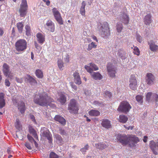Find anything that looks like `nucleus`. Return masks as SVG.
Segmentation results:
<instances>
[{"label": "nucleus", "mask_w": 158, "mask_h": 158, "mask_svg": "<svg viewBox=\"0 0 158 158\" xmlns=\"http://www.w3.org/2000/svg\"><path fill=\"white\" fill-rule=\"evenodd\" d=\"M33 101L35 103L41 106H48L50 103L54 102V100L47 93L43 92L35 95Z\"/></svg>", "instance_id": "obj_1"}, {"label": "nucleus", "mask_w": 158, "mask_h": 158, "mask_svg": "<svg viewBox=\"0 0 158 158\" xmlns=\"http://www.w3.org/2000/svg\"><path fill=\"white\" fill-rule=\"evenodd\" d=\"M15 49L19 52L24 51L27 48V42L24 39H20L15 44Z\"/></svg>", "instance_id": "obj_2"}, {"label": "nucleus", "mask_w": 158, "mask_h": 158, "mask_svg": "<svg viewBox=\"0 0 158 158\" xmlns=\"http://www.w3.org/2000/svg\"><path fill=\"white\" fill-rule=\"evenodd\" d=\"M68 109L71 113L75 114L78 113L79 108L75 99H72L70 100Z\"/></svg>", "instance_id": "obj_3"}, {"label": "nucleus", "mask_w": 158, "mask_h": 158, "mask_svg": "<svg viewBox=\"0 0 158 158\" xmlns=\"http://www.w3.org/2000/svg\"><path fill=\"white\" fill-rule=\"evenodd\" d=\"M131 108V106L128 102L123 101L120 103L117 110L118 111L127 113L129 111Z\"/></svg>", "instance_id": "obj_4"}, {"label": "nucleus", "mask_w": 158, "mask_h": 158, "mask_svg": "<svg viewBox=\"0 0 158 158\" xmlns=\"http://www.w3.org/2000/svg\"><path fill=\"white\" fill-rule=\"evenodd\" d=\"M102 31L101 35L103 37H108L110 34V31L107 22H104L101 26Z\"/></svg>", "instance_id": "obj_5"}, {"label": "nucleus", "mask_w": 158, "mask_h": 158, "mask_svg": "<svg viewBox=\"0 0 158 158\" xmlns=\"http://www.w3.org/2000/svg\"><path fill=\"white\" fill-rule=\"evenodd\" d=\"M28 6L26 0H22L20 5V8L19 10L20 15L21 17H24L26 15L27 10Z\"/></svg>", "instance_id": "obj_6"}, {"label": "nucleus", "mask_w": 158, "mask_h": 158, "mask_svg": "<svg viewBox=\"0 0 158 158\" xmlns=\"http://www.w3.org/2000/svg\"><path fill=\"white\" fill-rule=\"evenodd\" d=\"M52 12L55 19L58 23L60 25L63 24V21L61 14L57 9L56 8H54L52 9Z\"/></svg>", "instance_id": "obj_7"}, {"label": "nucleus", "mask_w": 158, "mask_h": 158, "mask_svg": "<svg viewBox=\"0 0 158 158\" xmlns=\"http://www.w3.org/2000/svg\"><path fill=\"white\" fill-rule=\"evenodd\" d=\"M129 87L132 90H135L137 88V81L135 75H132L129 80Z\"/></svg>", "instance_id": "obj_8"}, {"label": "nucleus", "mask_w": 158, "mask_h": 158, "mask_svg": "<svg viewBox=\"0 0 158 158\" xmlns=\"http://www.w3.org/2000/svg\"><path fill=\"white\" fill-rule=\"evenodd\" d=\"M117 139L123 145H126L129 143L128 137L126 135L118 134Z\"/></svg>", "instance_id": "obj_9"}, {"label": "nucleus", "mask_w": 158, "mask_h": 158, "mask_svg": "<svg viewBox=\"0 0 158 158\" xmlns=\"http://www.w3.org/2000/svg\"><path fill=\"white\" fill-rule=\"evenodd\" d=\"M145 79L147 84L149 85H151L154 83L155 77L152 73H148L146 74Z\"/></svg>", "instance_id": "obj_10"}, {"label": "nucleus", "mask_w": 158, "mask_h": 158, "mask_svg": "<svg viewBox=\"0 0 158 158\" xmlns=\"http://www.w3.org/2000/svg\"><path fill=\"white\" fill-rule=\"evenodd\" d=\"M107 68L108 73L110 77H115V69L114 68L112 64L108 63L107 65Z\"/></svg>", "instance_id": "obj_11"}, {"label": "nucleus", "mask_w": 158, "mask_h": 158, "mask_svg": "<svg viewBox=\"0 0 158 158\" xmlns=\"http://www.w3.org/2000/svg\"><path fill=\"white\" fill-rule=\"evenodd\" d=\"M129 143L130 146H133L139 141V138L135 135H130L128 137Z\"/></svg>", "instance_id": "obj_12"}, {"label": "nucleus", "mask_w": 158, "mask_h": 158, "mask_svg": "<svg viewBox=\"0 0 158 158\" xmlns=\"http://www.w3.org/2000/svg\"><path fill=\"white\" fill-rule=\"evenodd\" d=\"M90 66L85 65V68L88 72L91 73L93 70L96 71L98 70V68L97 66L93 63H89Z\"/></svg>", "instance_id": "obj_13"}, {"label": "nucleus", "mask_w": 158, "mask_h": 158, "mask_svg": "<svg viewBox=\"0 0 158 158\" xmlns=\"http://www.w3.org/2000/svg\"><path fill=\"white\" fill-rule=\"evenodd\" d=\"M149 146L154 154L157 155L158 153L156 151H158V142L156 143L153 141H151L149 143Z\"/></svg>", "instance_id": "obj_14"}, {"label": "nucleus", "mask_w": 158, "mask_h": 158, "mask_svg": "<svg viewBox=\"0 0 158 158\" xmlns=\"http://www.w3.org/2000/svg\"><path fill=\"white\" fill-rule=\"evenodd\" d=\"M2 71L4 75L6 77H10V67L6 63H5L2 66Z\"/></svg>", "instance_id": "obj_15"}, {"label": "nucleus", "mask_w": 158, "mask_h": 158, "mask_svg": "<svg viewBox=\"0 0 158 158\" xmlns=\"http://www.w3.org/2000/svg\"><path fill=\"white\" fill-rule=\"evenodd\" d=\"M47 28L51 32H54L55 30L54 23L51 20H48L46 23Z\"/></svg>", "instance_id": "obj_16"}, {"label": "nucleus", "mask_w": 158, "mask_h": 158, "mask_svg": "<svg viewBox=\"0 0 158 158\" xmlns=\"http://www.w3.org/2000/svg\"><path fill=\"white\" fill-rule=\"evenodd\" d=\"M121 21L124 24H127L129 21L128 16L125 13H123L121 15L120 17Z\"/></svg>", "instance_id": "obj_17"}, {"label": "nucleus", "mask_w": 158, "mask_h": 158, "mask_svg": "<svg viewBox=\"0 0 158 158\" xmlns=\"http://www.w3.org/2000/svg\"><path fill=\"white\" fill-rule=\"evenodd\" d=\"M73 76L74 78V81L75 83L78 85L81 84V81L79 73L75 72L73 74Z\"/></svg>", "instance_id": "obj_18"}, {"label": "nucleus", "mask_w": 158, "mask_h": 158, "mask_svg": "<svg viewBox=\"0 0 158 158\" xmlns=\"http://www.w3.org/2000/svg\"><path fill=\"white\" fill-rule=\"evenodd\" d=\"M54 120L58 122L61 124L64 125L66 124L65 119L60 115H56L54 118Z\"/></svg>", "instance_id": "obj_19"}, {"label": "nucleus", "mask_w": 158, "mask_h": 158, "mask_svg": "<svg viewBox=\"0 0 158 158\" xmlns=\"http://www.w3.org/2000/svg\"><path fill=\"white\" fill-rule=\"evenodd\" d=\"M43 136L46 137L49 141V143H52V135L48 131H44L42 133Z\"/></svg>", "instance_id": "obj_20"}, {"label": "nucleus", "mask_w": 158, "mask_h": 158, "mask_svg": "<svg viewBox=\"0 0 158 158\" xmlns=\"http://www.w3.org/2000/svg\"><path fill=\"white\" fill-rule=\"evenodd\" d=\"M18 109L22 114L24 113L26 110L25 103L23 102H21L18 105Z\"/></svg>", "instance_id": "obj_21"}, {"label": "nucleus", "mask_w": 158, "mask_h": 158, "mask_svg": "<svg viewBox=\"0 0 158 158\" xmlns=\"http://www.w3.org/2000/svg\"><path fill=\"white\" fill-rule=\"evenodd\" d=\"M101 125L103 127L106 128H110L111 126L110 121L107 119L102 120Z\"/></svg>", "instance_id": "obj_22"}, {"label": "nucleus", "mask_w": 158, "mask_h": 158, "mask_svg": "<svg viewBox=\"0 0 158 158\" xmlns=\"http://www.w3.org/2000/svg\"><path fill=\"white\" fill-rule=\"evenodd\" d=\"M148 44L150 49L152 51L155 52L158 50V46L156 45L155 43L153 41H151L150 43H149Z\"/></svg>", "instance_id": "obj_23"}, {"label": "nucleus", "mask_w": 158, "mask_h": 158, "mask_svg": "<svg viewBox=\"0 0 158 158\" xmlns=\"http://www.w3.org/2000/svg\"><path fill=\"white\" fill-rule=\"evenodd\" d=\"M91 76L94 79L96 80H100L102 78V76L98 72H94L91 74Z\"/></svg>", "instance_id": "obj_24"}, {"label": "nucleus", "mask_w": 158, "mask_h": 158, "mask_svg": "<svg viewBox=\"0 0 158 158\" xmlns=\"http://www.w3.org/2000/svg\"><path fill=\"white\" fill-rule=\"evenodd\" d=\"M25 79L31 84H36L37 83L36 81L30 75H27Z\"/></svg>", "instance_id": "obj_25"}, {"label": "nucleus", "mask_w": 158, "mask_h": 158, "mask_svg": "<svg viewBox=\"0 0 158 158\" xmlns=\"http://www.w3.org/2000/svg\"><path fill=\"white\" fill-rule=\"evenodd\" d=\"M151 15L150 14L146 15L144 19V22L145 24L146 25H149L152 23Z\"/></svg>", "instance_id": "obj_26"}, {"label": "nucleus", "mask_w": 158, "mask_h": 158, "mask_svg": "<svg viewBox=\"0 0 158 158\" xmlns=\"http://www.w3.org/2000/svg\"><path fill=\"white\" fill-rule=\"evenodd\" d=\"M37 40L40 44H43L45 41V36L41 33H38L36 35Z\"/></svg>", "instance_id": "obj_27"}, {"label": "nucleus", "mask_w": 158, "mask_h": 158, "mask_svg": "<svg viewBox=\"0 0 158 158\" xmlns=\"http://www.w3.org/2000/svg\"><path fill=\"white\" fill-rule=\"evenodd\" d=\"M89 115L92 116H98L100 114V112L96 110H91L88 112Z\"/></svg>", "instance_id": "obj_28"}, {"label": "nucleus", "mask_w": 158, "mask_h": 158, "mask_svg": "<svg viewBox=\"0 0 158 158\" xmlns=\"http://www.w3.org/2000/svg\"><path fill=\"white\" fill-rule=\"evenodd\" d=\"M4 94L3 93H0V108H2L5 105V101L4 99Z\"/></svg>", "instance_id": "obj_29"}, {"label": "nucleus", "mask_w": 158, "mask_h": 158, "mask_svg": "<svg viewBox=\"0 0 158 158\" xmlns=\"http://www.w3.org/2000/svg\"><path fill=\"white\" fill-rule=\"evenodd\" d=\"M128 119L127 116L124 115L122 114L119 115L118 121L120 123H125L127 121Z\"/></svg>", "instance_id": "obj_30"}, {"label": "nucleus", "mask_w": 158, "mask_h": 158, "mask_svg": "<svg viewBox=\"0 0 158 158\" xmlns=\"http://www.w3.org/2000/svg\"><path fill=\"white\" fill-rule=\"evenodd\" d=\"M29 132L32 135L35 139H38V137L36 133V131L32 127H29Z\"/></svg>", "instance_id": "obj_31"}, {"label": "nucleus", "mask_w": 158, "mask_h": 158, "mask_svg": "<svg viewBox=\"0 0 158 158\" xmlns=\"http://www.w3.org/2000/svg\"><path fill=\"white\" fill-rule=\"evenodd\" d=\"M86 3L85 1H83L81 3V6L80 8V12L82 15H85V6Z\"/></svg>", "instance_id": "obj_32"}, {"label": "nucleus", "mask_w": 158, "mask_h": 158, "mask_svg": "<svg viewBox=\"0 0 158 158\" xmlns=\"http://www.w3.org/2000/svg\"><path fill=\"white\" fill-rule=\"evenodd\" d=\"M66 98L65 96L63 94H61L60 96V98L58 100L62 104H64L66 102Z\"/></svg>", "instance_id": "obj_33"}, {"label": "nucleus", "mask_w": 158, "mask_h": 158, "mask_svg": "<svg viewBox=\"0 0 158 158\" xmlns=\"http://www.w3.org/2000/svg\"><path fill=\"white\" fill-rule=\"evenodd\" d=\"M64 63L62 60L59 59L57 61V65L60 70H62L64 67Z\"/></svg>", "instance_id": "obj_34"}, {"label": "nucleus", "mask_w": 158, "mask_h": 158, "mask_svg": "<svg viewBox=\"0 0 158 158\" xmlns=\"http://www.w3.org/2000/svg\"><path fill=\"white\" fill-rule=\"evenodd\" d=\"M153 94L152 92L148 93L146 96V100L148 102L152 101L153 100Z\"/></svg>", "instance_id": "obj_35"}, {"label": "nucleus", "mask_w": 158, "mask_h": 158, "mask_svg": "<svg viewBox=\"0 0 158 158\" xmlns=\"http://www.w3.org/2000/svg\"><path fill=\"white\" fill-rule=\"evenodd\" d=\"M95 146L97 149L101 150H102L107 147L106 144L101 143H96L95 144Z\"/></svg>", "instance_id": "obj_36"}, {"label": "nucleus", "mask_w": 158, "mask_h": 158, "mask_svg": "<svg viewBox=\"0 0 158 158\" xmlns=\"http://www.w3.org/2000/svg\"><path fill=\"white\" fill-rule=\"evenodd\" d=\"M17 26L19 33H22L23 31V25L22 22H19L17 24Z\"/></svg>", "instance_id": "obj_37"}, {"label": "nucleus", "mask_w": 158, "mask_h": 158, "mask_svg": "<svg viewBox=\"0 0 158 158\" xmlns=\"http://www.w3.org/2000/svg\"><path fill=\"white\" fill-rule=\"evenodd\" d=\"M35 74L37 77L38 78H41L43 77V73L41 70L38 69L36 70Z\"/></svg>", "instance_id": "obj_38"}, {"label": "nucleus", "mask_w": 158, "mask_h": 158, "mask_svg": "<svg viewBox=\"0 0 158 158\" xmlns=\"http://www.w3.org/2000/svg\"><path fill=\"white\" fill-rule=\"evenodd\" d=\"M97 46V45L95 43L93 42L88 45L87 50L88 51H90L93 48H96Z\"/></svg>", "instance_id": "obj_39"}, {"label": "nucleus", "mask_w": 158, "mask_h": 158, "mask_svg": "<svg viewBox=\"0 0 158 158\" xmlns=\"http://www.w3.org/2000/svg\"><path fill=\"white\" fill-rule=\"evenodd\" d=\"M15 127L18 130H19L21 129L22 126L20 124V122L19 119H17L15 123Z\"/></svg>", "instance_id": "obj_40"}, {"label": "nucleus", "mask_w": 158, "mask_h": 158, "mask_svg": "<svg viewBox=\"0 0 158 158\" xmlns=\"http://www.w3.org/2000/svg\"><path fill=\"white\" fill-rule=\"evenodd\" d=\"M25 29L26 30V34L27 35H29L30 34L31 29L30 27L28 25H26L25 26Z\"/></svg>", "instance_id": "obj_41"}, {"label": "nucleus", "mask_w": 158, "mask_h": 158, "mask_svg": "<svg viewBox=\"0 0 158 158\" xmlns=\"http://www.w3.org/2000/svg\"><path fill=\"white\" fill-rule=\"evenodd\" d=\"M112 96L111 93L108 91H105V94L104 96L107 98H110Z\"/></svg>", "instance_id": "obj_42"}, {"label": "nucleus", "mask_w": 158, "mask_h": 158, "mask_svg": "<svg viewBox=\"0 0 158 158\" xmlns=\"http://www.w3.org/2000/svg\"><path fill=\"white\" fill-rule=\"evenodd\" d=\"M89 148V146L88 144H86L85 147L80 149V151L83 154H85V152Z\"/></svg>", "instance_id": "obj_43"}, {"label": "nucleus", "mask_w": 158, "mask_h": 158, "mask_svg": "<svg viewBox=\"0 0 158 158\" xmlns=\"http://www.w3.org/2000/svg\"><path fill=\"white\" fill-rule=\"evenodd\" d=\"M123 29V26L122 24L117 23L116 25V29L118 32H120Z\"/></svg>", "instance_id": "obj_44"}, {"label": "nucleus", "mask_w": 158, "mask_h": 158, "mask_svg": "<svg viewBox=\"0 0 158 158\" xmlns=\"http://www.w3.org/2000/svg\"><path fill=\"white\" fill-rule=\"evenodd\" d=\"M56 140L58 141V142L61 143L63 141V139L62 137L59 135H55L54 137Z\"/></svg>", "instance_id": "obj_45"}, {"label": "nucleus", "mask_w": 158, "mask_h": 158, "mask_svg": "<svg viewBox=\"0 0 158 158\" xmlns=\"http://www.w3.org/2000/svg\"><path fill=\"white\" fill-rule=\"evenodd\" d=\"M49 158H59V156L54 152H51L49 155Z\"/></svg>", "instance_id": "obj_46"}, {"label": "nucleus", "mask_w": 158, "mask_h": 158, "mask_svg": "<svg viewBox=\"0 0 158 158\" xmlns=\"http://www.w3.org/2000/svg\"><path fill=\"white\" fill-rule=\"evenodd\" d=\"M135 98L138 102L142 103L143 102V98L142 96L137 95L136 96Z\"/></svg>", "instance_id": "obj_47"}, {"label": "nucleus", "mask_w": 158, "mask_h": 158, "mask_svg": "<svg viewBox=\"0 0 158 158\" xmlns=\"http://www.w3.org/2000/svg\"><path fill=\"white\" fill-rule=\"evenodd\" d=\"M133 52L137 56H139L140 54L139 49L136 47H134L133 49Z\"/></svg>", "instance_id": "obj_48"}, {"label": "nucleus", "mask_w": 158, "mask_h": 158, "mask_svg": "<svg viewBox=\"0 0 158 158\" xmlns=\"http://www.w3.org/2000/svg\"><path fill=\"white\" fill-rule=\"evenodd\" d=\"M153 99L155 100V102L158 106V95L156 94H153Z\"/></svg>", "instance_id": "obj_49"}, {"label": "nucleus", "mask_w": 158, "mask_h": 158, "mask_svg": "<svg viewBox=\"0 0 158 158\" xmlns=\"http://www.w3.org/2000/svg\"><path fill=\"white\" fill-rule=\"evenodd\" d=\"M27 137L29 141L31 143H33V142L35 140L34 138L29 134L27 135Z\"/></svg>", "instance_id": "obj_50"}, {"label": "nucleus", "mask_w": 158, "mask_h": 158, "mask_svg": "<svg viewBox=\"0 0 158 158\" xmlns=\"http://www.w3.org/2000/svg\"><path fill=\"white\" fill-rule=\"evenodd\" d=\"M25 146L26 148L29 150H31L32 148L31 146L30 143H28L26 142L25 143Z\"/></svg>", "instance_id": "obj_51"}, {"label": "nucleus", "mask_w": 158, "mask_h": 158, "mask_svg": "<svg viewBox=\"0 0 158 158\" xmlns=\"http://www.w3.org/2000/svg\"><path fill=\"white\" fill-rule=\"evenodd\" d=\"M136 39L137 41L139 43H141L142 41V38L139 35H137L136 36Z\"/></svg>", "instance_id": "obj_52"}, {"label": "nucleus", "mask_w": 158, "mask_h": 158, "mask_svg": "<svg viewBox=\"0 0 158 158\" xmlns=\"http://www.w3.org/2000/svg\"><path fill=\"white\" fill-rule=\"evenodd\" d=\"M30 118L32 121L33 122L35 123H36V122L35 119V117L33 115H31L30 116Z\"/></svg>", "instance_id": "obj_53"}, {"label": "nucleus", "mask_w": 158, "mask_h": 158, "mask_svg": "<svg viewBox=\"0 0 158 158\" xmlns=\"http://www.w3.org/2000/svg\"><path fill=\"white\" fill-rule=\"evenodd\" d=\"M10 81L8 79H6L5 80V85L6 86L9 87L10 85Z\"/></svg>", "instance_id": "obj_54"}, {"label": "nucleus", "mask_w": 158, "mask_h": 158, "mask_svg": "<svg viewBox=\"0 0 158 158\" xmlns=\"http://www.w3.org/2000/svg\"><path fill=\"white\" fill-rule=\"evenodd\" d=\"M16 81L17 82L21 83L23 81V80L21 78H19L16 77Z\"/></svg>", "instance_id": "obj_55"}, {"label": "nucleus", "mask_w": 158, "mask_h": 158, "mask_svg": "<svg viewBox=\"0 0 158 158\" xmlns=\"http://www.w3.org/2000/svg\"><path fill=\"white\" fill-rule=\"evenodd\" d=\"M15 35V30L14 27H13L12 30L11 36L12 37H14Z\"/></svg>", "instance_id": "obj_56"}, {"label": "nucleus", "mask_w": 158, "mask_h": 158, "mask_svg": "<svg viewBox=\"0 0 158 158\" xmlns=\"http://www.w3.org/2000/svg\"><path fill=\"white\" fill-rule=\"evenodd\" d=\"M44 2H45L46 5L47 6H49L50 5V2L49 0H42Z\"/></svg>", "instance_id": "obj_57"}, {"label": "nucleus", "mask_w": 158, "mask_h": 158, "mask_svg": "<svg viewBox=\"0 0 158 158\" xmlns=\"http://www.w3.org/2000/svg\"><path fill=\"white\" fill-rule=\"evenodd\" d=\"M60 133L62 135H64L66 133L64 130L62 129H60Z\"/></svg>", "instance_id": "obj_58"}, {"label": "nucleus", "mask_w": 158, "mask_h": 158, "mask_svg": "<svg viewBox=\"0 0 158 158\" xmlns=\"http://www.w3.org/2000/svg\"><path fill=\"white\" fill-rule=\"evenodd\" d=\"M71 86L72 88H73L75 90H77V86L75 85L72 84L71 85Z\"/></svg>", "instance_id": "obj_59"}, {"label": "nucleus", "mask_w": 158, "mask_h": 158, "mask_svg": "<svg viewBox=\"0 0 158 158\" xmlns=\"http://www.w3.org/2000/svg\"><path fill=\"white\" fill-rule=\"evenodd\" d=\"M4 33V31H3L2 29L0 27V36H2L3 35Z\"/></svg>", "instance_id": "obj_60"}, {"label": "nucleus", "mask_w": 158, "mask_h": 158, "mask_svg": "<svg viewBox=\"0 0 158 158\" xmlns=\"http://www.w3.org/2000/svg\"><path fill=\"white\" fill-rule=\"evenodd\" d=\"M7 152L8 154H9L11 153V149L10 148H8L7 150Z\"/></svg>", "instance_id": "obj_61"}, {"label": "nucleus", "mask_w": 158, "mask_h": 158, "mask_svg": "<svg viewBox=\"0 0 158 158\" xmlns=\"http://www.w3.org/2000/svg\"><path fill=\"white\" fill-rule=\"evenodd\" d=\"M92 38L93 39V40H95L96 42H98V40L97 38V37L96 36L94 35H93L92 36Z\"/></svg>", "instance_id": "obj_62"}, {"label": "nucleus", "mask_w": 158, "mask_h": 158, "mask_svg": "<svg viewBox=\"0 0 158 158\" xmlns=\"http://www.w3.org/2000/svg\"><path fill=\"white\" fill-rule=\"evenodd\" d=\"M147 138L148 137L147 136H144L143 140L144 143H146L147 142Z\"/></svg>", "instance_id": "obj_63"}, {"label": "nucleus", "mask_w": 158, "mask_h": 158, "mask_svg": "<svg viewBox=\"0 0 158 158\" xmlns=\"http://www.w3.org/2000/svg\"><path fill=\"white\" fill-rule=\"evenodd\" d=\"M94 104L96 105H99L100 104V103L98 101H95L94 102Z\"/></svg>", "instance_id": "obj_64"}]
</instances>
